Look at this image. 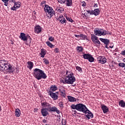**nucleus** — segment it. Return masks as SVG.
<instances>
[{
  "mask_svg": "<svg viewBox=\"0 0 125 125\" xmlns=\"http://www.w3.org/2000/svg\"><path fill=\"white\" fill-rule=\"evenodd\" d=\"M59 90L60 92L65 91V87H64L63 86H61L59 87Z\"/></svg>",
  "mask_w": 125,
  "mask_h": 125,
  "instance_id": "obj_39",
  "label": "nucleus"
},
{
  "mask_svg": "<svg viewBox=\"0 0 125 125\" xmlns=\"http://www.w3.org/2000/svg\"><path fill=\"white\" fill-rule=\"evenodd\" d=\"M65 18H64V16L63 15H61L59 17V18H57L58 20H60V19H64Z\"/></svg>",
  "mask_w": 125,
  "mask_h": 125,
  "instance_id": "obj_48",
  "label": "nucleus"
},
{
  "mask_svg": "<svg viewBox=\"0 0 125 125\" xmlns=\"http://www.w3.org/2000/svg\"><path fill=\"white\" fill-rule=\"evenodd\" d=\"M56 11H58V12H60V13H63L64 12V8L62 7H57L56 8Z\"/></svg>",
  "mask_w": 125,
  "mask_h": 125,
  "instance_id": "obj_26",
  "label": "nucleus"
},
{
  "mask_svg": "<svg viewBox=\"0 0 125 125\" xmlns=\"http://www.w3.org/2000/svg\"><path fill=\"white\" fill-rule=\"evenodd\" d=\"M34 67V62H32L28 61L27 62V67L29 69V70H32Z\"/></svg>",
  "mask_w": 125,
  "mask_h": 125,
  "instance_id": "obj_19",
  "label": "nucleus"
},
{
  "mask_svg": "<svg viewBox=\"0 0 125 125\" xmlns=\"http://www.w3.org/2000/svg\"><path fill=\"white\" fill-rule=\"evenodd\" d=\"M81 2L82 3V5L83 6V7H84L86 5V3H85V1H83Z\"/></svg>",
  "mask_w": 125,
  "mask_h": 125,
  "instance_id": "obj_49",
  "label": "nucleus"
},
{
  "mask_svg": "<svg viewBox=\"0 0 125 125\" xmlns=\"http://www.w3.org/2000/svg\"><path fill=\"white\" fill-rule=\"evenodd\" d=\"M100 14V10L99 8L95 9L93 11V15H95V16H98Z\"/></svg>",
  "mask_w": 125,
  "mask_h": 125,
  "instance_id": "obj_21",
  "label": "nucleus"
},
{
  "mask_svg": "<svg viewBox=\"0 0 125 125\" xmlns=\"http://www.w3.org/2000/svg\"><path fill=\"white\" fill-rule=\"evenodd\" d=\"M73 112H75V113H77V111H76V110H73Z\"/></svg>",
  "mask_w": 125,
  "mask_h": 125,
  "instance_id": "obj_59",
  "label": "nucleus"
},
{
  "mask_svg": "<svg viewBox=\"0 0 125 125\" xmlns=\"http://www.w3.org/2000/svg\"><path fill=\"white\" fill-rule=\"evenodd\" d=\"M15 116L18 118H19L20 116H21V111L19 108H17L15 110Z\"/></svg>",
  "mask_w": 125,
  "mask_h": 125,
  "instance_id": "obj_22",
  "label": "nucleus"
},
{
  "mask_svg": "<svg viewBox=\"0 0 125 125\" xmlns=\"http://www.w3.org/2000/svg\"><path fill=\"white\" fill-rule=\"evenodd\" d=\"M43 61L45 65H48V64H49V61H48L47 59L44 58Z\"/></svg>",
  "mask_w": 125,
  "mask_h": 125,
  "instance_id": "obj_37",
  "label": "nucleus"
},
{
  "mask_svg": "<svg viewBox=\"0 0 125 125\" xmlns=\"http://www.w3.org/2000/svg\"><path fill=\"white\" fill-rule=\"evenodd\" d=\"M48 41H49L50 42H54V41H55L54 37L52 36H49Z\"/></svg>",
  "mask_w": 125,
  "mask_h": 125,
  "instance_id": "obj_38",
  "label": "nucleus"
},
{
  "mask_svg": "<svg viewBox=\"0 0 125 125\" xmlns=\"http://www.w3.org/2000/svg\"><path fill=\"white\" fill-rule=\"evenodd\" d=\"M119 106H120V107H121L122 108H125V101H124V100H121V101L119 102Z\"/></svg>",
  "mask_w": 125,
  "mask_h": 125,
  "instance_id": "obj_27",
  "label": "nucleus"
},
{
  "mask_svg": "<svg viewBox=\"0 0 125 125\" xmlns=\"http://www.w3.org/2000/svg\"><path fill=\"white\" fill-rule=\"evenodd\" d=\"M58 1L61 4H64L66 2V0H58Z\"/></svg>",
  "mask_w": 125,
  "mask_h": 125,
  "instance_id": "obj_40",
  "label": "nucleus"
},
{
  "mask_svg": "<svg viewBox=\"0 0 125 125\" xmlns=\"http://www.w3.org/2000/svg\"><path fill=\"white\" fill-rule=\"evenodd\" d=\"M86 12L90 15H93V10H92L91 11L90 10H87Z\"/></svg>",
  "mask_w": 125,
  "mask_h": 125,
  "instance_id": "obj_44",
  "label": "nucleus"
},
{
  "mask_svg": "<svg viewBox=\"0 0 125 125\" xmlns=\"http://www.w3.org/2000/svg\"><path fill=\"white\" fill-rule=\"evenodd\" d=\"M76 69L79 71L80 73H82L83 72V69L82 68L79 66H76Z\"/></svg>",
  "mask_w": 125,
  "mask_h": 125,
  "instance_id": "obj_36",
  "label": "nucleus"
},
{
  "mask_svg": "<svg viewBox=\"0 0 125 125\" xmlns=\"http://www.w3.org/2000/svg\"><path fill=\"white\" fill-rule=\"evenodd\" d=\"M83 58L84 59H86L87 60H88V58H89V57L90 56V54H84L83 55Z\"/></svg>",
  "mask_w": 125,
  "mask_h": 125,
  "instance_id": "obj_30",
  "label": "nucleus"
},
{
  "mask_svg": "<svg viewBox=\"0 0 125 125\" xmlns=\"http://www.w3.org/2000/svg\"><path fill=\"white\" fill-rule=\"evenodd\" d=\"M12 1L13 2H14V5L11 8V10L15 11L16 8H20L21 6V2H16L14 0H12Z\"/></svg>",
  "mask_w": 125,
  "mask_h": 125,
  "instance_id": "obj_11",
  "label": "nucleus"
},
{
  "mask_svg": "<svg viewBox=\"0 0 125 125\" xmlns=\"http://www.w3.org/2000/svg\"><path fill=\"white\" fill-rule=\"evenodd\" d=\"M59 21L61 24H66V23H67V21L65 19H60Z\"/></svg>",
  "mask_w": 125,
  "mask_h": 125,
  "instance_id": "obj_33",
  "label": "nucleus"
},
{
  "mask_svg": "<svg viewBox=\"0 0 125 125\" xmlns=\"http://www.w3.org/2000/svg\"><path fill=\"white\" fill-rule=\"evenodd\" d=\"M123 62H125V58L123 60Z\"/></svg>",
  "mask_w": 125,
  "mask_h": 125,
  "instance_id": "obj_58",
  "label": "nucleus"
},
{
  "mask_svg": "<svg viewBox=\"0 0 125 125\" xmlns=\"http://www.w3.org/2000/svg\"><path fill=\"white\" fill-rule=\"evenodd\" d=\"M46 50L44 49V48L42 49L40 53L41 57L44 58V56H45L46 54Z\"/></svg>",
  "mask_w": 125,
  "mask_h": 125,
  "instance_id": "obj_20",
  "label": "nucleus"
},
{
  "mask_svg": "<svg viewBox=\"0 0 125 125\" xmlns=\"http://www.w3.org/2000/svg\"><path fill=\"white\" fill-rule=\"evenodd\" d=\"M66 20H67V21H69V22H71V23H73L74 22V20H73L71 18H69L67 16H65Z\"/></svg>",
  "mask_w": 125,
  "mask_h": 125,
  "instance_id": "obj_35",
  "label": "nucleus"
},
{
  "mask_svg": "<svg viewBox=\"0 0 125 125\" xmlns=\"http://www.w3.org/2000/svg\"><path fill=\"white\" fill-rule=\"evenodd\" d=\"M3 2H11V0H1Z\"/></svg>",
  "mask_w": 125,
  "mask_h": 125,
  "instance_id": "obj_50",
  "label": "nucleus"
},
{
  "mask_svg": "<svg viewBox=\"0 0 125 125\" xmlns=\"http://www.w3.org/2000/svg\"><path fill=\"white\" fill-rule=\"evenodd\" d=\"M20 39L21 40V41H23V42H28V39H29V41L30 42H31V41H32V38L29 34H27L26 35V34L24 33H21V35L19 36Z\"/></svg>",
  "mask_w": 125,
  "mask_h": 125,
  "instance_id": "obj_7",
  "label": "nucleus"
},
{
  "mask_svg": "<svg viewBox=\"0 0 125 125\" xmlns=\"http://www.w3.org/2000/svg\"><path fill=\"white\" fill-rule=\"evenodd\" d=\"M4 3V5H5V6H7V5H8V2H3Z\"/></svg>",
  "mask_w": 125,
  "mask_h": 125,
  "instance_id": "obj_54",
  "label": "nucleus"
},
{
  "mask_svg": "<svg viewBox=\"0 0 125 125\" xmlns=\"http://www.w3.org/2000/svg\"><path fill=\"white\" fill-rule=\"evenodd\" d=\"M88 60L89 62H94V58H93L92 57V55H90V56L89 57V58L88 59Z\"/></svg>",
  "mask_w": 125,
  "mask_h": 125,
  "instance_id": "obj_32",
  "label": "nucleus"
},
{
  "mask_svg": "<svg viewBox=\"0 0 125 125\" xmlns=\"http://www.w3.org/2000/svg\"><path fill=\"white\" fill-rule=\"evenodd\" d=\"M34 32L35 34H40L42 32V26L40 25H37L34 27Z\"/></svg>",
  "mask_w": 125,
  "mask_h": 125,
  "instance_id": "obj_15",
  "label": "nucleus"
},
{
  "mask_svg": "<svg viewBox=\"0 0 125 125\" xmlns=\"http://www.w3.org/2000/svg\"><path fill=\"white\" fill-rule=\"evenodd\" d=\"M59 105L61 108H63L64 107L63 106V102H60V103H59Z\"/></svg>",
  "mask_w": 125,
  "mask_h": 125,
  "instance_id": "obj_47",
  "label": "nucleus"
},
{
  "mask_svg": "<svg viewBox=\"0 0 125 125\" xmlns=\"http://www.w3.org/2000/svg\"><path fill=\"white\" fill-rule=\"evenodd\" d=\"M93 7H95V8H97L98 7V4L97 3L94 4V5H93Z\"/></svg>",
  "mask_w": 125,
  "mask_h": 125,
  "instance_id": "obj_52",
  "label": "nucleus"
},
{
  "mask_svg": "<svg viewBox=\"0 0 125 125\" xmlns=\"http://www.w3.org/2000/svg\"><path fill=\"white\" fill-rule=\"evenodd\" d=\"M110 45L109 46V48H113L114 47V43H111Z\"/></svg>",
  "mask_w": 125,
  "mask_h": 125,
  "instance_id": "obj_51",
  "label": "nucleus"
},
{
  "mask_svg": "<svg viewBox=\"0 0 125 125\" xmlns=\"http://www.w3.org/2000/svg\"><path fill=\"white\" fill-rule=\"evenodd\" d=\"M97 60L99 63L101 64H105L107 62V59L104 56H100L97 58Z\"/></svg>",
  "mask_w": 125,
  "mask_h": 125,
  "instance_id": "obj_12",
  "label": "nucleus"
},
{
  "mask_svg": "<svg viewBox=\"0 0 125 125\" xmlns=\"http://www.w3.org/2000/svg\"><path fill=\"white\" fill-rule=\"evenodd\" d=\"M0 71H7L9 74L13 73L14 70L12 65L8 62V61L2 60L0 61Z\"/></svg>",
  "mask_w": 125,
  "mask_h": 125,
  "instance_id": "obj_1",
  "label": "nucleus"
},
{
  "mask_svg": "<svg viewBox=\"0 0 125 125\" xmlns=\"http://www.w3.org/2000/svg\"><path fill=\"white\" fill-rule=\"evenodd\" d=\"M42 123H44V124H45L46 123V120L45 119H43L42 120Z\"/></svg>",
  "mask_w": 125,
  "mask_h": 125,
  "instance_id": "obj_55",
  "label": "nucleus"
},
{
  "mask_svg": "<svg viewBox=\"0 0 125 125\" xmlns=\"http://www.w3.org/2000/svg\"><path fill=\"white\" fill-rule=\"evenodd\" d=\"M85 113V114H87L85 116L87 119H88V120H89V119H92V118H93V114H92L91 112L89 111V110H88V109H87V111Z\"/></svg>",
  "mask_w": 125,
  "mask_h": 125,
  "instance_id": "obj_16",
  "label": "nucleus"
},
{
  "mask_svg": "<svg viewBox=\"0 0 125 125\" xmlns=\"http://www.w3.org/2000/svg\"><path fill=\"white\" fill-rule=\"evenodd\" d=\"M60 83H63V84H66V83H67V82H66V77L64 78V80H61Z\"/></svg>",
  "mask_w": 125,
  "mask_h": 125,
  "instance_id": "obj_43",
  "label": "nucleus"
},
{
  "mask_svg": "<svg viewBox=\"0 0 125 125\" xmlns=\"http://www.w3.org/2000/svg\"><path fill=\"white\" fill-rule=\"evenodd\" d=\"M76 50L78 51V52H83V48L82 46H77L76 47Z\"/></svg>",
  "mask_w": 125,
  "mask_h": 125,
  "instance_id": "obj_29",
  "label": "nucleus"
},
{
  "mask_svg": "<svg viewBox=\"0 0 125 125\" xmlns=\"http://www.w3.org/2000/svg\"><path fill=\"white\" fill-rule=\"evenodd\" d=\"M118 66L119 67H121L122 68H124V67H125V63L124 62H121L118 64Z\"/></svg>",
  "mask_w": 125,
  "mask_h": 125,
  "instance_id": "obj_42",
  "label": "nucleus"
},
{
  "mask_svg": "<svg viewBox=\"0 0 125 125\" xmlns=\"http://www.w3.org/2000/svg\"><path fill=\"white\" fill-rule=\"evenodd\" d=\"M46 44L49 46V47H50V48H53L55 46V45L53 44L50 42L47 41L45 42Z\"/></svg>",
  "mask_w": 125,
  "mask_h": 125,
  "instance_id": "obj_28",
  "label": "nucleus"
},
{
  "mask_svg": "<svg viewBox=\"0 0 125 125\" xmlns=\"http://www.w3.org/2000/svg\"><path fill=\"white\" fill-rule=\"evenodd\" d=\"M48 94H49V95H50V96H51V98H52L53 100H57L59 97L58 96V92L53 93V92H52L51 91H49L48 92Z\"/></svg>",
  "mask_w": 125,
  "mask_h": 125,
  "instance_id": "obj_9",
  "label": "nucleus"
},
{
  "mask_svg": "<svg viewBox=\"0 0 125 125\" xmlns=\"http://www.w3.org/2000/svg\"><path fill=\"white\" fill-rule=\"evenodd\" d=\"M94 34L95 36H98V37L106 36V35H111L110 32L99 28H95L94 29Z\"/></svg>",
  "mask_w": 125,
  "mask_h": 125,
  "instance_id": "obj_4",
  "label": "nucleus"
},
{
  "mask_svg": "<svg viewBox=\"0 0 125 125\" xmlns=\"http://www.w3.org/2000/svg\"><path fill=\"white\" fill-rule=\"evenodd\" d=\"M70 108L72 110H77L83 113H86V111H87V107H86L85 105L83 104H72L71 105Z\"/></svg>",
  "mask_w": 125,
  "mask_h": 125,
  "instance_id": "obj_3",
  "label": "nucleus"
},
{
  "mask_svg": "<svg viewBox=\"0 0 125 125\" xmlns=\"http://www.w3.org/2000/svg\"><path fill=\"white\" fill-rule=\"evenodd\" d=\"M44 10L45 12H47L48 13L49 15H50V16H47V17H49V19H50L53 15H55V11L53 10V9L51 7L48 5L44 6Z\"/></svg>",
  "mask_w": 125,
  "mask_h": 125,
  "instance_id": "obj_5",
  "label": "nucleus"
},
{
  "mask_svg": "<svg viewBox=\"0 0 125 125\" xmlns=\"http://www.w3.org/2000/svg\"><path fill=\"white\" fill-rule=\"evenodd\" d=\"M91 40L93 43L96 44L97 47H99L100 46V41L98 40V37L95 36L94 34L91 35Z\"/></svg>",
  "mask_w": 125,
  "mask_h": 125,
  "instance_id": "obj_8",
  "label": "nucleus"
},
{
  "mask_svg": "<svg viewBox=\"0 0 125 125\" xmlns=\"http://www.w3.org/2000/svg\"><path fill=\"white\" fill-rule=\"evenodd\" d=\"M33 76L38 81L42 79H45L47 78V76L42 69L35 68L33 70Z\"/></svg>",
  "mask_w": 125,
  "mask_h": 125,
  "instance_id": "obj_2",
  "label": "nucleus"
},
{
  "mask_svg": "<svg viewBox=\"0 0 125 125\" xmlns=\"http://www.w3.org/2000/svg\"><path fill=\"white\" fill-rule=\"evenodd\" d=\"M80 39L81 40H86L87 37L86 36L83 35V34H80Z\"/></svg>",
  "mask_w": 125,
  "mask_h": 125,
  "instance_id": "obj_34",
  "label": "nucleus"
},
{
  "mask_svg": "<svg viewBox=\"0 0 125 125\" xmlns=\"http://www.w3.org/2000/svg\"><path fill=\"white\" fill-rule=\"evenodd\" d=\"M41 105L43 108H49V107H50V104L46 102V101L45 100H41Z\"/></svg>",
  "mask_w": 125,
  "mask_h": 125,
  "instance_id": "obj_13",
  "label": "nucleus"
},
{
  "mask_svg": "<svg viewBox=\"0 0 125 125\" xmlns=\"http://www.w3.org/2000/svg\"><path fill=\"white\" fill-rule=\"evenodd\" d=\"M45 3H46V1L45 0H44V1H42V2H41V5L43 7V6H45V5H46L45 4Z\"/></svg>",
  "mask_w": 125,
  "mask_h": 125,
  "instance_id": "obj_41",
  "label": "nucleus"
},
{
  "mask_svg": "<svg viewBox=\"0 0 125 125\" xmlns=\"http://www.w3.org/2000/svg\"><path fill=\"white\" fill-rule=\"evenodd\" d=\"M41 114L43 117H46L48 115V112H47V108H42L41 109Z\"/></svg>",
  "mask_w": 125,
  "mask_h": 125,
  "instance_id": "obj_18",
  "label": "nucleus"
},
{
  "mask_svg": "<svg viewBox=\"0 0 125 125\" xmlns=\"http://www.w3.org/2000/svg\"><path fill=\"white\" fill-rule=\"evenodd\" d=\"M60 93L61 94V96H62V97H63V98H65V97H66V93L65 90L60 91Z\"/></svg>",
  "mask_w": 125,
  "mask_h": 125,
  "instance_id": "obj_31",
  "label": "nucleus"
},
{
  "mask_svg": "<svg viewBox=\"0 0 125 125\" xmlns=\"http://www.w3.org/2000/svg\"><path fill=\"white\" fill-rule=\"evenodd\" d=\"M1 111V106L0 105V112Z\"/></svg>",
  "mask_w": 125,
  "mask_h": 125,
  "instance_id": "obj_57",
  "label": "nucleus"
},
{
  "mask_svg": "<svg viewBox=\"0 0 125 125\" xmlns=\"http://www.w3.org/2000/svg\"><path fill=\"white\" fill-rule=\"evenodd\" d=\"M74 36L75 37H76V38H80V37L81 38V35H78L77 34H75Z\"/></svg>",
  "mask_w": 125,
  "mask_h": 125,
  "instance_id": "obj_53",
  "label": "nucleus"
},
{
  "mask_svg": "<svg viewBox=\"0 0 125 125\" xmlns=\"http://www.w3.org/2000/svg\"><path fill=\"white\" fill-rule=\"evenodd\" d=\"M68 100L69 102H76L77 99L71 96H67Z\"/></svg>",
  "mask_w": 125,
  "mask_h": 125,
  "instance_id": "obj_24",
  "label": "nucleus"
},
{
  "mask_svg": "<svg viewBox=\"0 0 125 125\" xmlns=\"http://www.w3.org/2000/svg\"><path fill=\"white\" fill-rule=\"evenodd\" d=\"M47 111H49V112H56L57 114H60V110L55 106L51 107V104H50L49 108H47Z\"/></svg>",
  "mask_w": 125,
  "mask_h": 125,
  "instance_id": "obj_10",
  "label": "nucleus"
},
{
  "mask_svg": "<svg viewBox=\"0 0 125 125\" xmlns=\"http://www.w3.org/2000/svg\"><path fill=\"white\" fill-rule=\"evenodd\" d=\"M65 81L68 84H73L76 82V78H75L74 74H71L65 77Z\"/></svg>",
  "mask_w": 125,
  "mask_h": 125,
  "instance_id": "obj_6",
  "label": "nucleus"
},
{
  "mask_svg": "<svg viewBox=\"0 0 125 125\" xmlns=\"http://www.w3.org/2000/svg\"><path fill=\"white\" fill-rule=\"evenodd\" d=\"M54 52L55 53H59V52H60V50H59V48H55V49L54 50Z\"/></svg>",
  "mask_w": 125,
  "mask_h": 125,
  "instance_id": "obj_45",
  "label": "nucleus"
},
{
  "mask_svg": "<svg viewBox=\"0 0 125 125\" xmlns=\"http://www.w3.org/2000/svg\"><path fill=\"white\" fill-rule=\"evenodd\" d=\"M99 40L102 42H103L104 44H105V47L106 48H109V47H108V44L110 43V40L103 38H100Z\"/></svg>",
  "mask_w": 125,
  "mask_h": 125,
  "instance_id": "obj_14",
  "label": "nucleus"
},
{
  "mask_svg": "<svg viewBox=\"0 0 125 125\" xmlns=\"http://www.w3.org/2000/svg\"><path fill=\"white\" fill-rule=\"evenodd\" d=\"M101 108L102 110H103V113L104 114H106V113H108V112H109V108H108V107H107V106L105 105L101 104Z\"/></svg>",
  "mask_w": 125,
  "mask_h": 125,
  "instance_id": "obj_17",
  "label": "nucleus"
},
{
  "mask_svg": "<svg viewBox=\"0 0 125 125\" xmlns=\"http://www.w3.org/2000/svg\"><path fill=\"white\" fill-rule=\"evenodd\" d=\"M38 108H35L34 109V111L37 112L38 111Z\"/></svg>",
  "mask_w": 125,
  "mask_h": 125,
  "instance_id": "obj_56",
  "label": "nucleus"
},
{
  "mask_svg": "<svg viewBox=\"0 0 125 125\" xmlns=\"http://www.w3.org/2000/svg\"><path fill=\"white\" fill-rule=\"evenodd\" d=\"M58 88H57V86L55 85H51V87H50V90L49 91H51L52 92H53L54 91H56Z\"/></svg>",
  "mask_w": 125,
  "mask_h": 125,
  "instance_id": "obj_23",
  "label": "nucleus"
},
{
  "mask_svg": "<svg viewBox=\"0 0 125 125\" xmlns=\"http://www.w3.org/2000/svg\"><path fill=\"white\" fill-rule=\"evenodd\" d=\"M74 75V74L73 73H72V72H71V71H69V70H67V71H66V75H67V76H70V75Z\"/></svg>",
  "mask_w": 125,
  "mask_h": 125,
  "instance_id": "obj_46",
  "label": "nucleus"
},
{
  "mask_svg": "<svg viewBox=\"0 0 125 125\" xmlns=\"http://www.w3.org/2000/svg\"><path fill=\"white\" fill-rule=\"evenodd\" d=\"M65 4L66 6H72V5H73V0H66Z\"/></svg>",
  "mask_w": 125,
  "mask_h": 125,
  "instance_id": "obj_25",
  "label": "nucleus"
}]
</instances>
